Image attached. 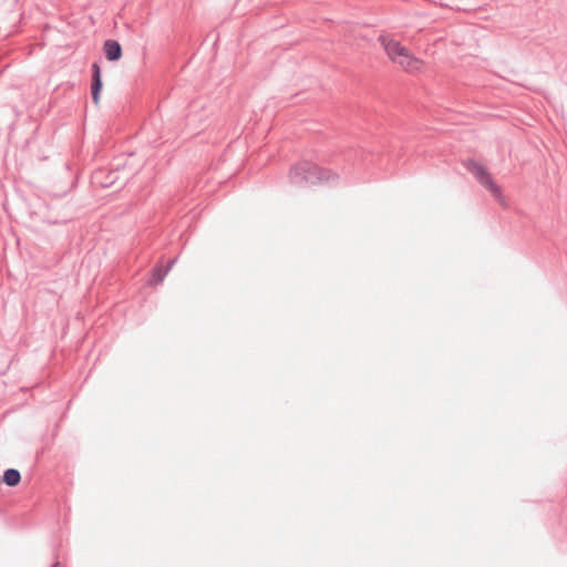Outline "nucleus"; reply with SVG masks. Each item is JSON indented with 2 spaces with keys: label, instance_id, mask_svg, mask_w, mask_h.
I'll return each instance as SVG.
<instances>
[{
  "label": "nucleus",
  "instance_id": "nucleus-1",
  "mask_svg": "<svg viewBox=\"0 0 567 567\" xmlns=\"http://www.w3.org/2000/svg\"><path fill=\"white\" fill-rule=\"evenodd\" d=\"M389 60L408 73H417L424 68V62L416 58L406 47L389 34L378 39Z\"/></svg>",
  "mask_w": 567,
  "mask_h": 567
},
{
  "label": "nucleus",
  "instance_id": "nucleus-2",
  "mask_svg": "<svg viewBox=\"0 0 567 567\" xmlns=\"http://www.w3.org/2000/svg\"><path fill=\"white\" fill-rule=\"evenodd\" d=\"M289 178L296 186L306 187L317 186L330 181H334L337 175L331 171L318 167L312 163L302 162L291 168Z\"/></svg>",
  "mask_w": 567,
  "mask_h": 567
},
{
  "label": "nucleus",
  "instance_id": "nucleus-3",
  "mask_svg": "<svg viewBox=\"0 0 567 567\" xmlns=\"http://www.w3.org/2000/svg\"><path fill=\"white\" fill-rule=\"evenodd\" d=\"M478 183L485 189H487L497 202H499L502 205H505V199H504V196L502 193V188L498 184H496L492 174L485 175V177L480 179Z\"/></svg>",
  "mask_w": 567,
  "mask_h": 567
},
{
  "label": "nucleus",
  "instance_id": "nucleus-4",
  "mask_svg": "<svg viewBox=\"0 0 567 567\" xmlns=\"http://www.w3.org/2000/svg\"><path fill=\"white\" fill-rule=\"evenodd\" d=\"M92 69H93L92 99H93V102L97 105L100 102V93L102 90L101 70L96 63L93 64Z\"/></svg>",
  "mask_w": 567,
  "mask_h": 567
},
{
  "label": "nucleus",
  "instance_id": "nucleus-5",
  "mask_svg": "<svg viewBox=\"0 0 567 567\" xmlns=\"http://www.w3.org/2000/svg\"><path fill=\"white\" fill-rule=\"evenodd\" d=\"M105 55L110 61H116L122 56V49L118 42L114 40H107L104 43Z\"/></svg>",
  "mask_w": 567,
  "mask_h": 567
},
{
  "label": "nucleus",
  "instance_id": "nucleus-6",
  "mask_svg": "<svg viewBox=\"0 0 567 567\" xmlns=\"http://www.w3.org/2000/svg\"><path fill=\"white\" fill-rule=\"evenodd\" d=\"M466 168L473 174L477 182L484 178L485 175L491 174L484 165L475 161H468L466 163Z\"/></svg>",
  "mask_w": 567,
  "mask_h": 567
},
{
  "label": "nucleus",
  "instance_id": "nucleus-7",
  "mask_svg": "<svg viewBox=\"0 0 567 567\" xmlns=\"http://www.w3.org/2000/svg\"><path fill=\"white\" fill-rule=\"evenodd\" d=\"M2 481L8 486H17L21 481V475L19 471L9 468L4 472Z\"/></svg>",
  "mask_w": 567,
  "mask_h": 567
},
{
  "label": "nucleus",
  "instance_id": "nucleus-8",
  "mask_svg": "<svg viewBox=\"0 0 567 567\" xmlns=\"http://www.w3.org/2000/svg\"><path fill=\"white\" fill-rule=\"evenodd\" d=\"M167 274V270L162 268V267H156L154 270H153V275H152V279L150 281L151 285H158L161 284L165 276Z\"/></svg>",
  "mask_w": 567,
  "mask_h": 567
},
{
  "label": "nucleus",
  "instance_id": "nucleus-9",
  "mask_svg": "<svg viewBox=\"0 0 567 567\" xmlns=\"http://www.w3.org/2000/svg\"><path fill=\"white\" fill-rule=\"evenodd\" d=\"M52 567H61L60 563H55Z\"/></svg>",
  "mask_w": 567,
  "mask_h": 567
}]
</instances>
